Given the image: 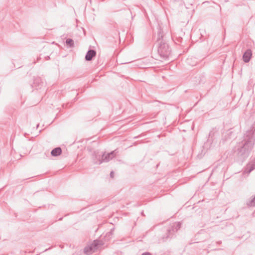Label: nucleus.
I'll list each match as a JSON object with an SVG mask.
<instances>
[{
	"label": "nucleus",
	"instance_id": "nucleus-24",
	"mask_svg": "<svg viewBox=\"0 0 255 255\" xmlns=\"http://www.w3.org/2000/svg\"><path fill=\"white\" fill-rule=\"evenodd\" d=\"M62 219H63V218H62V217H61V218H59V221H61V220H62Z\"/></svg>",
	"mask_w": 255,
	"mask_h": 255
},
{
	"label": "nucleus",
	"instance_id": "nucleus-17",
	"mask_svg": "<svg viewBox=\"0 0 255 255\" xmlns=\"http://www.w3.org/2000/svg\"><path fill=\"white\" fill-rule=\"evenodd\" d=\"M71 106V104L70 103H67L66 104H63V108H69V107H70Z\"/></svg>",
	"mask_w": 255,
	"mask_h": 255
},
{
	"label": "nucleus",
	"instance_id": "nucleus-3",
	"mask_svg": "<svg viewBox=\"0 0 255 255\" xmlns=\"http://www.w3.org/2000/svg\"><path fill=\"white\" fill-rule=\"evenodd\" d=\"M181 224L180 222H176L173 223L171 227L167 230V233L165 237H163L164 241L171 240L174 237L175 234L181 228Z\"/></svg>",
	"mask_w": 255,
	"mask_h": 255
},
{
	"label": "nucleus",
	"instance_id": "nucleus-15",
	"mask_svg": "<svg viewBox=\"0 0 255 255\" xmlns=\"http://www.w3.org/2000/svg\"><path fill=\"white\" fill-rule=\"evenodd\" d=\"M183 41V39L181 37H176L175 40V42L177 44H180L181 43H182Z\"/></svg>",
	"mask_w": 255,
	"mask_h": 255
},
{
	"label": "nucleus",
	"instance_id": "nucleus-10",
	"mask_svg": "<svg viewBox=\"0 0 255 255\" xmlns=\"http://www.w3.org/2000/svg\"><path fill=\"white\" fill-rule=\"evenodd\" d=\"M91 245L94 249V251L96 252L99 247H101L103 245V243L100 240H95L92 244H91Z\"/></svg>",
	"mask_w": 255,
	"mask_h": 255
},
{
	"label": "nucleus",
	"instance_id": "nucleus-29",
	"mask_svg": "<svg viewBox=\"0 0 255 255\" xmlns=\"http://www.w3.org/2000/svg\"><path fill=\"white\" fill-rule=\"evenodd\" d=\"M221 243V241L218 242V243H219V244H220Z\"/></svg>",
	"mask_w": 255,
	"mask_h": 255
},
{
	"label": "nucleus",
	"instance_id": "nucleus-19",
	"mask_svg": "<svg viewBox=\"0 0 255 255\" xmlns=\"http://www.w3.org/2000/svg\"><path fill=\"white\" fill-rule=\"evenodd\" d=\"M114 172L113 171H112L111 172H110V177L111 178H113L114 177Z\"/></svg>",
	"mask_w": 255,
	"mask_h": 255
},
{
	"label": "nucleus",
	"instance_id": "nucleus-11",
	"mask_svg": "<svg viewBox=\"0 0 255 255\" xmlns=\"http://www.w3.org/2000/svg\"><path fill=\"white\" fill-rule=\"evenodd\" d=\"M62 153V149L60 147H57L53 149L51 151V155L53 156H58Z\"/></svg>",
	"mask_w": 255,
	"mask_h": 255
},
{
	"label": "nucleus",
	"instance_id": "nucleus-26",
	"mask_svg": "<svg viewBox=\"0 0 255 255\" xmlns=\"http://www.w3.org/2000/svg\"><path fill=\"white\" fill-rule=\"evenodd\" d=\"M76 100H77L76 98H74V101H76Z\"/></svg>",
	"mask_w": 255,
	"mask_h": 255
},
{
	"label": "nucleus",
	"instance_id": "nucleus-7",
	"mask_svg": "<svg viewBox=\"0 0 255 255\" xmlns=\"http://www.w3.org/2000/svg\"><path fill=\"white\" fill-rule=\"evenodd\" d=\"M118 149H115L111 151L110 153H108L107 154H105V153H103V162H107L109 161L111 159H112L114 157H115L117 153H118Z\"/></svg>",
	"mask_w": 255,
	"mask_h": 255
},
{
	"label": "nucleus",
	"instance_id": "nucleus-13",
	"mask_svg": "<svg viewBox=\"0 0 255 255\" xmlns=\"http://www.w3.org/2000/svg\"><path fill=\"white\" fill-rule=\"evenodd\" d=\"M246 205L249 207H255V195L247 200Z\"/></svg>",
	"mask_w": 255,
	"mask_h": 255
},
{
	"label": "nucleus",
	"instance_id": "nucleus-2",
	"mask_svg": "<svg viewBox=\"0 0 255 255\" xmlns=\"http://www.w3.org/2000/svg\"><path fill=\"white\" fill-rule=\"evenodd\" d=\"M156 43L158 45L157 53L160 57L163 59H167L170 53L168 45L163 39V31L158 25Z\"/></svg>",
	"mask_w": 255,
	"mask_h": 255
},
{
	"label": "nucleus",
	"instance_id": "nucleus-4",
	"mask_svg": "<svg viewBox=\"0 0 255 255\" xmlns=\"http://www.w3.org/2000/svg\"><path fill=\"white\" fill-rule=\"evenodd\" d=\"M31 86L36 90L41 89L42 88L44 87V83L40 77L38 76H33V83Z\"/></svg>",
	"mask_w": 255,
	"mask_h": 255
},
{
	"label": "nucleus",
	"instance_id": "nucleus-23",
	"mask_svg": "<svg viewBox=\"0 0 255 255\" xmlns=\"http://www.w3.org/2000/svg\"><path fill=\"white\" fill-rule=\"evenodd\" d=\"M50 249V248H48V249H47L46 250H45L44 252H46L47 251H48V250H49Z\"/></svg>",
	"mask_w": 255,
	"mask_h": 255
},
{
	"label": "nucleus",
	"instance_id": "nucleus-28",
	"mask_svg": "<svg viewBox=\"0 0 255 255\" xmlns=\"http://www.w3.org/2000/svg\"><path fill=\"white\" fill-rule=\"evenodd\" d=\"M189 59H188V60H187V62H188V63H189Z\"/></svg>",
	"mask_w": 255,
	"mask_h": 255
},
{
	"label": "nucleus",
	"instance_id": "nucleus-30",
	"mask_svg": "<svg viewBox=\"0 0 255 255\" xmlns=\"http://www.w3.org/2000/svg\"><path fill=\"white\" fill-rule=\"evenodd\" d=\"M76 96H78V93H76Z\"/></svg>",
	"mask_w": 255,
	"mask_h": 255
},
{
	"label": "nucleus",
	"instance_id": "nucleus-32",
	"mask_svg": "<svg viewBox=\"0 0 255 255\" xmlns=\"http://www.w3.org/2000/svg\"><path fill=\"white\" fill-rule=\"evenodd\" d=\"M49 58V56H47V59Z\"/></svg>",
	"mask_w": 255,
	"mask_h": 255
},
{
	"label": "nucleus",
	"instance_id": "nucleus-25",
	"mask_svg": "<svg viewBox=\"0 0 255 255\" xmlns=\"http://www.w3.org/2000/svg\"><path fill=\"white\" fill-rule=\"evenodd\" d=\"M38 127H39V124H37L36 126V128H37Z\"/></svg>",
	"mask_w": 255,
	"mask_h": 255
},
{
	"label": "nucleus",
	"instance_id": "nucleus-31",
	"mask_svg": "<svg viewBox=\"0 0 255 255\" xmlns=\"http://www.w3.org/2000/svg\"><path fill=\"white\" fill-rule=\"evenodd\" d=\"M49 58V56H47V59Z\"/></svg>",
	"mask_w": 255,
	"mask_h": 255
},
{
	"label": "nucleus",
	"instance_id": "nucleus-1",
	"mask_svg": "<svg viewBox=\"0 0 255 255\" xmlns=\"http://www.w3.org/2000/svg\"><path fill=\"white\" fill-rule=\"evenodd\" d=\"M255 126L253 125L244 134L242 139L237 143L234 149L235 160L242 164L249 156L255 142Z\"/></svg>",
	"mask_w": 255,
	"mask_h": 255
},
{
	"label": "nucleus",
	"instance_id": "nucleus-18",
	"mask_svg": "<svg viewBox=\"0 0 255 255\" xmlns=\"http://www.w3.org/2000/svg\"><path fill=\"white\" fill-rule=\"evenodd\" d=\"M141 255H151V254L149 252H145L142 253Z\"/></svg>",
	"mask_w": 255,
	"mask_h": 255
},
{
	"label": "nucleus",
	"instance_id": "nucleus-22",
	"mask_svg": "<svg viewBox=\"0 0 255 255\" xmlns=\"http://www.w3.org/2000/svg\"><path fill=\"white\" fill-rule=\"evenodd\" d=\"M137 141L134 142L133 143V145H136L137 144Z\"/></svg>",
	"mask_w": 255,
	"mask_h": 255
},
{
	"label": "nucleus",
	"instance_id": "nucleus-9",
	"mask_svg": "<svg viewBox=\"0 0 255 255\" xmlns=\"http://www.w3.org/2000/svg\"><path fill=\"white\" fill-rule=\"evenodd\" d=\"M96 55V52L95 50L90 49L89 50L85 56V60L86 61H91L93 58L95 57Z\"/></svg>",
	"mask_w": 255,
	"mask_h": 255
},
{
	"label": "nucleus",
	"instance_id": "nucleus-20",
	"mask_svg": "<svg viewBox=\"0 0 255 255\" xmlns=\"http://www.w3.org/2000/svg\"><path fill=\"white\" fill-rule=\"evenodd\" d=\"M141 136V135H138V136H134V137H133V138H134V139H136V138H138L140 137Z\"/></svg>",
	"mask_w": 255,
	"mask_h": 255
},
{
	"label": "nucleus",
	"instance_id": "nucleus-12",
	"mask_svg": "<svg viewBox=\"0 0 255 255\" xmlns=\"http://www.w3.org/2000/svg\"><path fill=\"white\" fill-rule=\"evenodd\" d=\"M94 252H95V251H94V249L91 244L85 247L84 249V253L87 255H90Z\"/></svg>",
	"mask_w": 255,
	"mask_h": 255
},
{
	"label": "nucleus",
	"instance_id": "nucleus-16",
	"mask_svg": "<svg viewBox=\"0 0 255 255\" xmlns=\"http://www.w3.org/2000/svg\"><path fill=\"white\" fill-rule=\"evenodd\" d=\"M233 133V132L232 131L229 130L228 133L227 134V138H231L234 137L235 136H232V134Z\"/></svg>",
	"mask_w": 255,
	"mask_h": 255
},
{
	"label": "nucleus",
	"instance_id": "nucleus-21",
	"mask_svg": "<svg viewBox=\"0 0 255 255\" xmlns=\"http://www.w3.org/2000/svg\"><path fill=\"white\" fill-rule=\"evenodd\" d=\"M173 2H177L179 1V0H172Z\"/></svg>",
	"mask_w": 255,
	"mask_h": 255
},
{
	"label": "nucleus",
	"instance_id": "nucleus-27",
	"mask_svg": "<svg viewBox=\"0 0 255 255\" xmlns=\"http://www.w3.org/2000/svg\"><path fill=\"white\" fill-rule=\"evenodd\" d=\"M211 132H210L209 133V136H211Z\"/></svg>",
	"mask_w": 255,
	"mask_h": 255
},
{
	"label": "nucleus",
	"instance_id": "nucleus-14",
	"mask_svg": "<svg viewBox=\"0 0 255 255\" xmlns=\"http://www.w3.org/2000/svg\"><path fill=\"white\" fill-rule=\"evenodd\" d=\"M65 43L66 45L70 48H72L74 46V41L71 38H67L65 41Z\"/></svg>",
	"mask_w": 255,
	"mask_h": 255
},
{
	"label": "nucleus",
	"instance_id": "nucleus-6",
	"mask_svg": "<svg viewBox=\"0 0 255 255\" xmlns=\"http://www.w3.org/2000/svg\"><path fill=\"white\" fill-rule=\"evenodd\" d=\"M103 152L95 151L93 154V160L95 164H101L103 163Z\"/></svg>",
	"mask_w": 255,
	"mask_h": 255
},
{
	"label": "nucleus",
	"instance_id": "nucleus-8",
	"mask_svg": "<svg viewBox=\"0 0 255 255\" xmlns=\"http://www.w3.org/2000/svg\"><path fill=\"white\" fill-rule=\"evenodd\" d=\"M252 52L250 49H247L244 53L243 55V59L245 63H248L252 57Z\"/></svg>",
	"mask_w": 255,
	"mask_h": 255
},
{
	"label": "nucleus",
	"instance_id": "nucleus-5",
	"mask_svg": "<svg viewBox=\"0 0 255 255\" xmlns=\"http://www.w3.org/2000/svg\"><path fill=\"white\" fill-rule=\"evenodd\" d=\"M255 169V156L252 157L250 161L247 164L244 168L243 171L244 174H249Z\"/></svg>",
	"mask_w": 255,
	"mask_h": 255
}]
</instances>
